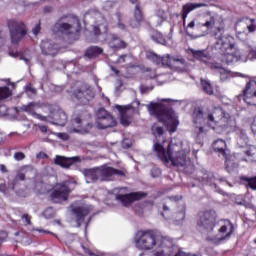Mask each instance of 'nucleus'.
<instances>
[{"mask_svg":"<svg viewBox=\"0 0 256 256\" xmlns=\"http://www.w3.org/2000/svg\"><path fill=\"white\" fill-rule=\"evenodd\" d=\"M201 27H206V29H213L215 27L214 37L216 42L214 49L220 51L223 63L229 65L241 59V52L235 47V38L229 34H225V20H223V16L219 14H207L204 23H199L198 20H192L188 23L189 29L199 30Z\"/></svg>","mask_w":256,"mask_h":256,"instance_id":"1","label":"nucleus"},{"mask_svg":"<svg viewBox=\"0 0 256 256\" xmlns=\"http://www.w3.org/2000/svg\"><path fill=\"white\" fill-rule=\"evenodd\" d=\"M229 119V114H226L223 109L219 107H211L203 112L201 109H196L193 112L194 133L199 137L205 133L203 125H208L211 129L215 127H223Z\"/></svg>","mask_w":256,"mask_h":256,"instance_id":"2","label":"nucleus"},{"mask_svg":"<svg viewBox=\"0 0 256 256\" xmlns=\"http://www.w3.org/2000/svg\"><path fill=\"white\" fill-rule=\"evenodd\" d=\"M154 151L166 167H171V165L173 167H185L189 163L187 155L191 150L187 147L183 148V144L170 142L167 151L159 143L154 144Z\"/></svg>","mask_w":256,"mask_h":256,"instance_id":"3","label":"nucleus"},{"mask_svg":"<svg viewBox=\"0 0 256 256\" xmlns=\"http://www.w3.org/2000/svg\"><path fill=\"white\" fill-rule=\"evenodd\" d=\"M146 107L150 115H153L158 119V121L163 123L170 133H175L177 131L179 120L177 119V115L173 109L155 102L147 104Z\"/></svg>","mask_w":256,"mask_h":256,"instance_id":"4","label":"nucleus"},{"mask_svg":"<svg viewBox=\"0 0 256 256\" xmlns=\"http://www.w3.org/2000/svg\"><path fill=\"white\" fill-rule=\"evenodd\" d=\"M113 175L125 177V172L109 166H101L85 171L86 183H95V181H109Z\"/></svg>","mask_w":256,"mask_h":256,"instance_id":"5","label":"nucleus"},{"mask_svg":"<svg viewBox=\"0 0 256 256\" xmlns=\"http://www.w3.org/2000/svg\"><path fill=\"white\" fill-rule=\"evenodd\" d=\"M75 181L66 180L63 183L56 184L51 193V201L53 203H63V201H67L69 199V195H71V191L75 189Z\"/></svg>","mask_w":256,"mask_h":256,"instance_id":"6","label":"nucleus"},{"mask_svg":"<svg viewBox=\"0 0 256 256\" xmlns=\"http://www.w3.org/2000/svg\"><path fill=\"white\" fill-rule=\"evenodd\" d=\"M147 59H150V61L162 67H181V65H185V59L183 57H175L169 54L159 56L154 52H148Z\"/></svg>","mask_w":256,"mask_h":256,"instance_id":"7","label":"nucleus"},{"mask_svg":"<svg viewBox=\"0 0 256 256\" xmlns=\"http://www.w3.org/2000/svg\"><path fill=\"white\" fill-rule=\"evenodd\" d=\"M236 36L241 41L247 39L249 33H255L256 31V21L251 18H241L235 24Z\"/></svg>","mask_w":256,"mask_h":256,"instance_id":"8","label":"nucleus"},{"mask_svg":"<svg viewBox=\"0 0 256 256\" xmlns=\"http://www.w3.org/2000/svg\"><path fill=\"white\" fill-rule=\"evenodd\" d=\"M217 214L214 210L201 212L197 220V227L200 231H213Z\"/></svg>","mask_w":256,"mask_h":256,"instance_id":"9","label":"nucleus"},{"mask_svg":"<svg viewBox=\"0 0 256 256\" xmlns=\"http://www.w3.org/2000/svg\"><path fill=\"white\" fill-rule=\"evenodd\" d=\"M91 124L87 123L81 118V116L74 115L70 124L67 127L68 133H79L80 135H85L89 133L91 129Z\"/></svg>","mask_w":256,"mask_h":256,"instance_id":"10","label":"nucleus"},{"mask_svg":"<svg viewBox=\"0 0 256 256\" xmlns=\"http://www.w3.org/2000/svg\"><path fill=\"white\" fill-rule=\"evenodd\" d=\"M10 37L14 44L19 43L27 35V29L23 22L12 21L9 23Z\"/></svg>","mask_w":256,"mask_h":256,"instance_id":"11","label":"nucleus"},{"mask_svg":"<svg viewBox=\"0 0 256 256\" xmlns=\"http://www.w3.org/2000/svg\"><path fill=\"white\" fill-rule=\"evenodd\" d=\"M74 97H76L81 105H87L95 97V92L89 85L83 84L74 91Z\"/></svg>","mask_w":256,"mask_h":256,"instance_id":"12","label":"nucleus"},{"mask_svg":"<svg viewBox=\"0 0 256 256\" xmlns=\"http://www.w3.org/2000/svg\"><path fill=\"white\" fill-rule=\"evenodd\" d=\"M242 97L245 103L248 105H255L256 99V78L247 82L245 88L242 91Z\"/></svg>","mask_w":256,"mask_h":256,"instance_id":"13","label":"nucleus"},{"mask_svg":"<svg viewBox=\"0 0 256 256\" xmlns=\"http://www.w3.org/2000/svg\"><path fill=\"white\" fill-rule=\"evenodd\" d=\"M54 31L55 33H60V35H63V37H66L67 39H73L75 33L79 30L73 24L59 22L55 24Z\"/></svg>","mask_w":256,"mask_h":256,"instance_id":"14","label":"nucleus"},{"mask_svg":"<svg viewBox=\"0 0 256 256\" xmlns=\"http://www.w3.org/2000/svg\"><path fill=\"white\" fill-rule=\"evenodd\" d=\"M93 211V206L84 205L72 208V213L75 217L77 227H81V223L85 222V217Z\"/></svg>","mask_w":256,"mask_h":256,"instance_id":"15","label":"nucleus"},{"mask_svg":"<svg viewBox=\"0 0 256 256\" xmlns=\"http://www.w3.org/2000/svg\"><path fill=\"white\" fill-rule=\"evenodd\" d=\"M74 163H81V157H65L60 155H56L54 157V164L63 167V169H69V167H71V165H74Z\"/></svg>","mask_w":256,"mask_h":256,"instance_id":"16","label":"nucleus"},{"mask_svg":"<svg viewBox=\"0 0 256 256\" xmlns=\"http://www.w3.org/2000/svg\"><path fill=\"white\" fill-rule=\"evenodd\" d=\"M143 197V194L136 192L130 194H116L117 201H121L124 207H129L134 201H139Z\"/></svg>","mask_w":256,"mask_h":256,"instance_id":"17","label":"nucleus"},{"mask_svg":"<svg viewBox=\"0 0 256 256\" xmlns=\"http://www.w3.org/2000/svg\"><path fill=\"white\" fill-rule=\"evenodd\" d=\"M233 231H235L233 223L229 220H225L224 225L219 229L220 236L216 238V241H225V239H229L231 235H233Z\"/></svg>","mask_w":256,"mask_h":256,"instance_id":"18","label":"nucleus"},{"mask_svg":"<svg viewBox=\"0 0 256 256\" xmlns=\"http://www.w3.org/2000/svg\"><path fill=\"white\" fill-rule=\"evenodd\" d=\"M188 54L196 59V61H201L202 63H207L211 59V54L207 49L195 50L193 48H188Z\"/></svg>","mask_w":256,"mask_h":256,"instance_id":"19","label":"nucleus"},{"mask_svg":"<svg viewBox=\"0 0 256 256\" xmlns=\"http://www.w3.org/2000/svg\"><path fill=\"white\" fill-rule=\"evenodd\" d=\"M116 109L120 113L121 124L125 126L129 125L131 123V105H116Z\"/></svg>","mask_w":256,"mask_h":256,"instance_id":"20","label":"nucleus"},{"mask_svg":"<svg viewBox=\"0 0 256 256\" xmlns=\"http://www.w3.org/2000/svg\"><path fill=\"white\" fill-rule=\"evenodd\" d=\"M41 49L43 55H51L52 57H55V55L59 53V45L54 44L49 40L42 41Z\"/></svg>","mask_w":256,"mask_h":256,"instance_id":"21","label":"nucleus"},{"mask_svg":"<svg viewBox=\"0 0 256 256\" xmlns=\"http://www.w3.org/2000/svg\"><path fill=\"white\" fill-rule=\"evenodd\" d=\"M210 69L220 75L221 81H227L231 77V71L225 69L221 64L214 62L209 64Z\"/></svg>","mask_w":256,"mask_h":256,"instance_id":"22","label":"nucleus"},{"mask_svg":"<svg viewBox=\"0 0 256 256\" xmlns=\"http://www.w3.org/2000/svg\"><path fill=\"white\" fill-rule=\"evenodd\" d=\"M201 7H207L205 3H186L182 7V19L185 21L187 16L191 13V11H195V9H199Z\"/></svg>","mask_w":256,"mask_h":256,"instance_id":"23","label":"nucleus"},{"mask_svg":"<svg viewBox=\"0 0 256 256\" xmlns=\"http://www.w3.org/2000/svg\"><path fill=\"white\" fill-rule=\"evenodd\" d=\"M117 122L113 116H106L100 120H96L97 129H109V127H115Z\"/></svg>","mask_w":256,"mask_h":256,"instance_id":"24","label":"nucleus"},{"mask_svg":"<svg viewBox=\"0 0 256 256\" xmlns=\"http://www.w3.org/2000/svg\"><path fill=\"white\" fill-rule=\"evenodd\" d=\"M37 107H39V105H37L35 102H31L28 105L22 106V111H26V113H30V115H32L36 119H39L40 121H47V117L35 112Z\"/></svg>","mask_w":256,"mask_h":256,"instance_id":"25","label":"nucleus"},{"mask_svg":"<svg viewBox=\"0 0 256 256\" xmlns=\"http://www.w3.org/2000/svg\"><path fill=\"white\" fill-rule=\"evenodd\" d=\"M141 23H143V13L141 12V7L136 5L134 18L130 20V27L137 29L138 27H141Z\"/></svg>","mask_w":256,"mask_h":256,"instance_id":"26","label":"nucleus"},{"mask_svg":"<svg viewBox=\"0 0 256 256\" xmlns=\"http://www.w3.org/2000/svg\"><path fill=\"white\" fill-rule=\"evenodd\" d=\"M111 49H125L127 48V42L121 40V38L117 37L115 34L110 35V40L108 43Z\"/></svg>","mask_w":256,"mask_h":256,"instance_id":"27","label":"nucleus"},{"mask_svg":"<svg viewBox=\"0 0 256 256\" xmlns=\"http://www.w3.org/2000/svg\"><path fill=\"white\" fill-rule=\"evenodd\" d=\"M54 125L65 127L67 123V114L63 110H58L53 113Z\"/></svg>","mask_w":256,"mask_h":256,"instance_id":"28","label":"nucleus"},{"mask_svg":"<svg viewBox=\"0 0 256 256\" xmlns=\"http://www.w3.org/2000/svg\"><path fill=\"white\" fill-rule=\"evenodd\" d=\"M213 149L214 151H216L217 153H220V155H223V157H225L226 155L225 149H227V144L223 139H218L214 141Z\"/></svg>","mask_w":256,"mask_h":256,"instance_id":"29","label":"nucleus"},{"mask_svg":"<svg viewBox=\"0 0 256 256\" xmlns=\"http://www.w3.org/2000/svg\"><path fill=\"white\" fill-rule=\"evenodd\" d=\"M30 171H31V168L29 167L20 168L19 171L17 172L14 182L12 183V189H15L16 181H25V177H27Z\"/></svg>","mask_w":256,"mask_h":256,"instance_id":"30","label":"nucleus"},{"mask_svg":"<svg viewBox=\"0 0 256 256\" xmlns=\"http://www.w3.org/2000/svg\"><path fill=\"white\" fill-rule=\"evenodd\" d=\"M103 53V48L99 46H91L86 50V57H89V59H93V57H99Z\"/></svg>","mask_w":256,"mask_h":256,"instance_id":"31","label":"nucleus"},{"mask_svg":"<svg viewBox=\"0 0 256 256\" xmlns=\"http://www.w3.org/2000/svg\"><path fill=\"white\" fill-rule=\"evenodd\" d=\"M240 180L244 182V185H246V187H250V189H253V191H256V176L254 177L241 176Z\"/></svg>","mask_w":256,"mask_h":256,"instance_id":"32","label":"nucleus"},{"mask_svg":"<svg viewBox=\"0 0 256 256\" xmlns=\"http://www.w3.org/2000/svg\"><path fill=\"white\" fill-rule=\"evenodd\" d=\"M201 87L206 95H213V86H211L209 80L201 79Z\"/></svg>","mask_w":256,"mask_h":256,"instance_id":"33","label":"nucleus"},{"mask_svg":"<svg viewBox=\"0 0 256 256\" xmlns=\"http://www.w3.org/2000/svg\"><path fill=\"white\" fill-rule=\"evenodd\" d=\"M11 97V90L9 87H0V101H3V99H7Z\"/></svg>","mask_w":256,"mask_h":256,"instance_id":"34","label":"nucleus"},{"mask_svg":"<svg viewBox=\"0 0 256 256\" xmlns=\"http://www.w3.org/2000/svg\"><path fill=\"white\" fill-rule=\"evenodd\" d=\"M112 115L105 110V108H100L96 114L97 121H100L101 119H105L106 117H111Z\"/></svg>","mask_w":256,"mask_h":256,"instance_id":"35","label":"nucleus"},{"mask_svg":"<svg viewBox=\"0 0 256 256\" xmlns=\"http://www.w3.org/2000/svg\"><path fill=\"white\" fill-rule=\"evenodd\" d=\"M168 79H169L168 74H160V75L156 76V82L158 83V85H163V84L167 83Z\"/></svg>","mask_w":256,"mask_h":256,"instance_id":"36","label":"nucleus"},{"mask_svg":"<svg viewBox=\"0 0 256 256\" xmlns=\"http://www.w3.org/2000/svg\"><path fill=\"white\" fill-rule=\"evenodd\" d=\"M152 39L156 41V43H160V45H166L167 41L163 37V34L157 33L155 36H152Z\"/></svg>","mask_w":256,"mask_h":256,"instance_id":"37","label":"nucleus"},{"mask_svg":"<svg viewBox=\"0 0 256 256\" xmlns=\"http://www.w3.org/2000/svg\"><path fill=\"white\" fill-rule=\"evenodd\" d=\"M156 16L159 17V19H161V23H163V21H167L168 14L165 12V10L159 9L156 12Z\"/></svg>","mask_w":256,"mask_h":256,"instance_id":"38","label":"nucleus"},{"mask_svg":"<svg viewBox=\"0 0 256 256\" xmlns=\"http://www.w3.org/2000/svg\"><path fill=\"white\" fill-rule=\"evenodd\" d=\"M237 167V163H233L231 162V160L226 159V170L228 171V173H231V171H233V169H237Z\"/></svg>","mask_w":256,"mask_h":256,"instance_id":"39","label":"nucleus"},{"mask_svg":"<svg viewBox=\"0 0 256 256\" xmlns=\"http://www.w3.org/2000/svg\"><path fill=\"white\" fill-rule=\"evenodd\" d=\"M152 131L153 134L155 135V137H161V135H163V128L159 127V126H152Z\"/></svg>","mask_w":256,"mask_h":256,"instance_id":"40","label":"nucleus"},{"mask_svg":"<svg viewBox=\"0 0 256 256\" xmlns=\"http://www.w3.org/2000/svg\"><path fill=\"white\" fill-rule=\"evenodd\" d=\"M56 137H58V139H61L62 141H69V134L65 133V132H57L55 133Z\"/></svg>","mask_w":256,"mask_h":256,"instance_id":"41","label":"nucleus"},{"mask_svg":"<svg viewBox=\"0 0 256 256\" xmlns=\"http://www.w3.org/2000/svg\"><path fill=\"white\" fill-rule=\"evenodd\" d=\"M53 215H55V211H53V208H47L44 211V217H46V219H51V217H53Z\"/></svg>","mask_w":256,"mask_h":256,"instance_id":"42","label":"nucleus"},{"mask_svg":"<svg viewBox=\"0 0 256 256\" xmlns=\"http://www.w3.org/2000/svg\"><path fill=\"white\" fill-rule=\"evenodd\" d=\"M14 159H15V161H23V159H25V153H23V152H16L14 154Z\"/></svg>","mask_w":256,"mask_h":256,"instance_id":"43","label":"nucleus"},{"mask_svg":"<svg viewBox=\"0 0 256 256\" xmlns=\"http://www.w3.org/2000/svg\"><path fill=\"white\" fill-rule=\"evenodd\" d=\"M21 219L23 220L24 225H31V218L29 217V214H23Z\"/></svg>","mask_w":256,"mask_h":256,"instance_id":"44","label":"nucleus"},{"mask_svg":"<svg viewBox=\"0 0 256 256\" xmlns=\"http://www.w3.org/2000/svg\"><path fill=\"white\" fill-rule=\"evenodd\" d=\"M152 177H160L161 176V169L153 168L151 171Z\"/></svg>","mask_w":256,"mask_h":256,"instance_id":"45","label":"nucleus"},{"mask_svg":"<svg viewBox=\"0 0 256 256\" xmlns=\"http://www.w3.org/2000/svg\"><path fill=\"white\" fill-rule=\"evenodd\" d=\"M122 147L123 149H129V147H131V141H129V139L123 140Z\"/></svg>","mask_w":256,"mask_h":256,"instance_id":"46","label":"nucleus"},{"mask_svg":"<svg viewBox=\"0 0 256 256\" xmlns=\"http://www.w3.org/2000/svg\"><path fill=\"white\" fill-rule=\"evenodd\" d=\"M140 91L141 93H149V91H153V87L141 86Z\"/></svg>","mask_w":256,"mask_h":256,"instance_id":"47","label":"nucleus"},{"mask_svg":"<svg viewBox=\"0 0 256 256\" xmlns=\"http://www.w3.org/2000/svg\"><path fill=\"white\" fill-rule=\"evenodd\" d=\"M41 31V25L37 24L33 29H32V33L34 35H39V32Z\"/></svg>","mask_w":256,"mask_h":256,"instance_id":"48","label":"nucleus"},{"mask_svg":"<svg viewBox=\"0 0 256 256\" xmlns=\"http://www.w3.org/2000/svg\"><path fill=\"white\" fill-rule=\"evenodd\" d=\"M0 115H7V106L5 105L0 106Z\"/></svg>","mask_w":256,"mask_h":256,"instance_id":"49","label":"nucleus"},{"mask_svg":"<svg viewBox=\"0 0 256 256\" xmlns=\"http://www.w3.org/2000/svg\"><path fill=\"white\" fill-rule=\"evenodd\" d=\"M48 157L49 155H47L45 152H40L39 154H37L38 159H47Z\"/></svg>","mask_w":256,"mask_h":256,"instance_id":"50","label":"nucleus"},{"mask_svg":"<svg viewBox=\"0 0 256 256\" xmlns=\"http://www.w3.org/2000/svg\"><path fill=\"white\" fill-rule=\"evenodd\" d=\"M127 55H122L119 57V59L116 61V63H125L126 59H127Z\"/></svg>","mask_w":256,"mask_h":256,"instance_id":"51","label":"nucleus"},{"mask_svg":"<svg viewBox=\"0 0 256 256\" xmlns=\"http://www.w3.org/2000/svg\"><path fill=\"white\" fill-rule=\"evenodd\" d=\"M117 27L118 29H121V31H125V29H127V26L123 22H118Z\"/></svg>","mask_w":256,"mask_h":256,"instance_id":"52","label":"nucleus"},{"mask_svg":"<svg viewBox=\"0 0 256 256\" xmlns=\"http://www.w3.org/2000/svg\"><path fill=\"white\" fill-rule=\"evenodd\" d=\"M0 193H7V185L0 184Z\"/></svg>","mask_w":256,"mask_h":256,"instance_id":"53","label":"nucleus"},{"mask_svg":"<svg viewBox=\"0 0 256 256\" xmlns=\"http://www.w3.org/2000/svg\"><path fill=\"white\" fill-rule=\"evenodd\" d=\"M21 61H25V63H29L31 61V57L29 56H20Z\"/></svg>","mask_w":256,"mask_h":256,"instance_id":"54","label":"nucleus"},{"mask_svg":"<svg viewBox=\"0 0 256 256\" xmlns=\"http://www.w3.org/2000/svg\"><path fill=\"white\" fill-rule=\"evenodd\" d=\"M1 238H0V245L3 243V239H5L7 237V233L6 232H0Z\"/></svg>","mask_w":256,"mask_h":256,"instance_id":"55","label":"nucleus"},{"mask_svg":"<svg viewBox=\"0 0 256 256\" xmlns=\"http://www.w3.org/2000/svg\"><path fill=\"white\" fill-rule=\"evenodd\" d=\"M251 131H252L253 135H256V122L255 121L251 125Z\"/></svg>","mask_w":256,"mask_h":256,"instance_id":"56","label":"nucleus"},{"mask_svg":"<svg viewBox=\"0 0 256 256\" xmlns=\"http://www.w3.org/2000/svg\"><path fill=\"white\" fill-rule=\"evenodd\" d=\"M39 129H40V131H41L42 133H47V126H45V125H40V126H39Z\"/></svg>","mask_w":256,"mask_h":256,"instance_id":"57","label":"nucleus"},{"mask_svg":"<svg viewBox=\"0 0 256 256\" xmlns=\"http://www.w3.org/2000/svg\"><path fill=\"white\" fill-rule=\"evenodd\" d=\"M94 33L95 35H99V33H101V29L99 28V26H94Z\"/></svg>","mask_w":256,"mask_h":256,"instance_id":"58","label":"nucleus"},{"mask_svg":"<svg viewBox=\"0 0 256 256\" xmlns=\"http://www.w3.org/2000/svg\"><path fill=\"white\" fill-rule=\"evenodd\" d=\"M0 171H1L2 173H7V167H6L5 165L1 164V165H0Z\"/></svg>","mask_w":256,"mask_h":256,"instance_id":"59","label":"nucleus"},{"mask_svg":"<svg viewBox=\"0 0 256 256\" xmlns=\"http://www.w3.org/2000/svg\"><path fill=\"white\" fill-rule=\"evenodd\" d=\"M183 219H185V212L184 211L179 213V221H183Z\"/></svg>","mask_w":256,"mask_h":256,"instance_id":"60","label":"nucleus"},{"mask_svg":"<svg viewBox=\"0 0 256 256\" xmlns=\"http://www.w3.org/2000/svg\"><path fill=\"white\" fill-rule=\"evenodd\" d=\"M28 91H30V93H33L34 95L35 93H37V89L31 87L28 88Z\"/></svg>","mask_w":256,"mask_h":256,"instance_id":"61","label":"nucleus"},{"mask_svg":"<svg viewBox=\"0 0 256 256\" xmlns=\"http://www.w3.org/2000/svg\"><path fill=\"white\" fill-rule=\"evenodd\" d=\"M111 69H112V71H114V73H115L116 75H119V70H117V68L111 66Z\"/></svg>","mask_w":256,"mask_h":256,"instance_id":"62","label":"nucleus"},{"mask_svg":"<svg viewBox=\"0 0 256 256\" xmlns=\"http://www.w3.org/2000/svg\"><path fill=\"white\" fill-rule=\"evenodd\" d=\"M11 57H19V54L17 52H10Z\"/></svg>","mask_w":256,"mask_h":256,"instance_id":"63","label":"nucleus"},{"mask_svg":"<svg viewBox=\"0 0 256 256\" xmlns=\"http://www.w3.org/2000/svg\"><path fill=\"white\" fill-rule=\"evenodd\" d=\"M246 155H247L248 157H253V154L251 153V150L246 151Z\"/></svg>","mask_w":256,"mask_h":256,"instance_id":"64","label":"nucleus"}]
</instances>
